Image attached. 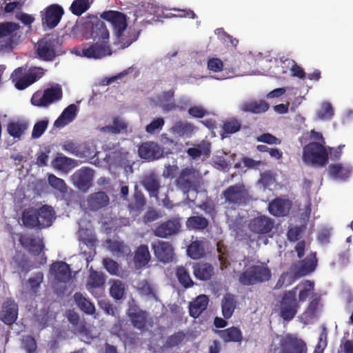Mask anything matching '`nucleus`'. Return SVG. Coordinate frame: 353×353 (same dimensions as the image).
<instances>
[{"label": "nucleus", "instance_id": "20e7f679", "mask_svg": "<svg viewBox=\"0 0 353 353\" xmlns=\"http://www.w3.org/2000/svg\"><path fill=\"white\" fill-rule=\"evenodd\" d=\"M272 276L270 270L263 265H255L245 269L239 277V281L243 285H253L268 281Z\"/></svg>", "mask_w": 353, "mask_h": 353}, {"label": "nucleus", "instance_id": "6ab92c4d", "mask_svg": "<svg viewBox=\"0 0 353 353\" xmlns=\"http://www.w3.org/2000/svg\"><path fill=\"white\" fill-rule=\"evenodd\" d=\"M18 317V305L12 298H8L1 305L0 319L6 325L13 324Z\"/></svg>", "mask_w": 353, "mask_h": 353}, {"label": "nucleus", "instance_id": "bb28decb", "mask_svg": "<svg viewBox=\"0 0 353 353\" xmlns=\"http://www.w3.org/2000/svg\"><path fill=\"white\" fill-rule=\"evenodd\" d=\"M77 111V107L75 104L69 105L55 120L54 125L58 128H63L75 119Z\"/></svg>", "mask_w": 353, "mask_h": 353}, {"label": "nucleus", "instance_id": "412c9836", "mask_svg": "<svg viewBox=\"0 0 353 353\" xmlns=\"http://www.w3.org/2000/svg\"><path fill=\"white\" fill-rule=\"evenodd\" d=\"M181 228V223L179 219H172L161 223L154 230L156 236L166 238L168 236L177 234Z\"/></svg>", "mask_w": 353, "mask_h": 353}, {"label": "nucleus", "instance_id": "a211bd4d", "mask_svg": "<svg viewBox=\"0 0 353 353\" xmlns=\"http://www.w3.org/2000/svg\"><path fill=\"white\" fill-rule=\"evenodd\" d=\"M127 315L134 327L143 330L147 325L148 313L136 304H131L127 311Z\"/></svg>", "mask_w": 353, "mask_h": 353}, {"label": "nucleus", "instance_id": "5fc2aeb1", "mask_svg": "<svg viewBox=\"0 0 353 353\" xmlns=\"http://www.w3.org/2000/svg\"><path fill=\"white\" fill-rule=\"evenodd\" d=\"M241 123L236 119H231L223 123V130L225 134H234L241 129Z\"/></svg>", "mask_w": 353, "mask_h": 353}, {"label": "nucleus", "instance_id": "ddd939ff", "mask_svg": "<svg viewBox=\"0 0 353 353\" xmlns=\"http://www.w3.org/2000/svg\"><path fill=\"white\" fill-rule=\"evenodd\" d=\"M281 353H307L306 343L301 339L290 334L281 340Z\"/></svg>", "mask_w": 353, "mask_h": 353}, {"label": "nucleus", "instance_id": "3c124183", "mask_svg": "<svg viewBox=\"0 0 353 353\" xmlns=\"http://www.w3.org/2000/svg\"><path fill=\"white\" fill-rule=\"evenodd\" d=\"M48 180L50 185L54 189L63 194L68 192V186L63 179L58 178L55 175L51 174H49Z\"/></svg>", "mask_w": 353, "mask_h": 353}, {"label": "nucleus", "instance_id": "7c9ffc66", "mask_svg": "<svg viewBox=\"0 0 353 353\" xmlns=\"http://www.w3.org/2000/svg\"><path fill=\"white\" fill-rule=\"evenodd\" d=\"M316 254L314 252L301 261L299 270L295 272V276L297 277L305 276L312 272L316 269Z\"/></svg>", "mask_w": 353, "mask_h": 353}, {"label": "nucleus", "instance_id": "6e6552de", "mask_svg": "<svg viewBox=\"0 0 353 353\" xmlns=\"http://www.w3.org/2000/svg\"><path fill=\"white\" fill-rule=\"evenodd\" d=\"M63 97L62 88L56 85L42 91L34 92L31 98V103L34 106L47 108L52 103L61 100Z\"/></svg>", "mask_w": 353, "mask_h": 353}, {"label": "nucleus", "instance_id": "69168bd1", "mask_svg": "<svg viewBox=\"0 0 353 353\" xmlns=\"http://www.w3.org/2000/svg\"><path fill=\"white\" fill-rule=\"evenodd\" d=\"M199 208L212 219L216 215L215 205L212 201H204L199 206Z\"/></svg>", "mask_w": 353, "mask_h": 353}, {"label": "nucleus", "instance_id": "680f3d73", "mask_svg": "<svg viewBox=\"0 0 353 353\" xmlns=\"http://www.w3.org/2000/svg\"><path fill=\"white\" fill-rule=\"evenodd\" d=\"M43 274L42 272H37L34 275V276L30 277L28 279V283L31 290L34 292H36L37 291L38 288L40 287V285L43 282Z\"/></svg>", "mask_w": 353, "mask_h": 353}, {"label": "nucleus", "instance_id": "39448f33", "mask_svg": "<svg viewBox=\"0 0 353 353\" xmlns=\"http://www.w3.org/2000/svg\"><path fill=\"white\" fill-rule=\"evenodd\" d=\"M302 159L306 163L323 166L328 161V151L323 144L310 142L303 147Z\"/></svg>", "mask_w": 353, "mask_h": 353}, {"label": "nucleus", "instance_id": "774afa93", "mask_svg": "<svg viewBox=\"0 0 353 353\" xmlns=\"http://www.w3.org/2000/svg\"><path fill=\"white\" fill-rule=\"evenodd\" d=\"M189 114L194 118H203L208 114V111L201 105H194L188 109Z\"/></svg>", "mask_w": 353, "mask_h": 353}, {"label": "nucleus", "instance_id": "e2e57ef3", "mask_svg": "<svg viewBox=\"0 0 353 353\" xmlns=\"http://www.w3.org/2000/svg\"><path fill=\"white\" fill-rule=\"evenodd\" d=\"M275 179L272 174L270 171H265L261 174L260 179L258 181L264 189L270 187L274 182Z\"/></svg>", "mask_w": 353, "mask_h": 353}, {"label": "nucleus", "instance_id": "4c0bfd02", "mask_svg": "<svg viewBox=\"0 0 353 353\" xmlns=\"http://www.w3.org/2000/svg\"><path fill=\"white\" fill-rule=\"evenodd\" d=\"M185 224L189 230L203 231L208 227L209 221L202 215H196L188 218Z\"/></svg>", "mask_w": 353, "mask_h": 353}, {"label": "nucleus", "instance_id": "f257e3e1", "mask_svg": "<svg viewBox=\"0 0 353 353\" xmlns=\"http://www.w3.org/2000/svg\"><path fill=\"white\" fill-rule=\"evenodd\" d=\"M83 34L87 39H92L96 42L90 46L84 45L79 54L81 56L98 59L111 55L109 31L102 20L97 17H90L83 23Z\"/></svg>", "mask_w": 353, "mask_h": 353}, {"label": "nucleus", "instance_id": "a878e982", "mask_svg": "<svg viewBox=\"0 0 353 353\" xmlns=\"http://www.w3.org/2000/svg\"><path fill=\"white\" fill-rule=\"evenodd\" d=\"M19 242L23 247L28 248L29 252L34 256H39L44 249V244L40 239L22 235L19 238Z\"/></svg>", "mask_w": 353, "mask_h": 353}, {"label": "nucleus", "instance_id": "dca6fc26", "mask_svg": "<svg viewBox=\"0 0 353 353\" xmlns=\"http://www.w3.org/2000/svg\"><path fill=\"white\" fill-rule=\"evenodd\" d=\"M94 171L89 168H82L77 170L72 176L74 185L80 190L86 192L92 185Z\"/></svg>", "mask_w": 353, "mask_h": 353}, {"label": "nucleus", "instance_id": "f704fd0d", "mask_svg": "<svg viewBox=\"0 0 353 353\" xmlns=\"http://www.w3.org/2000/svg\"><path fill=\"white\" fill-rule=\"evenodd\" d=\"M151 256L148 247L146 245H141L134 252V262L137 267L145 266L150 261Z\"/></svg>", "mask_w": 353, "mask_h": 353}, {"label": "nucleus", "instance_id": "f03ea898", "mask_svg": "<svg viewBox=\"0 0 353 353\" xmlns=\"http://www.w3.org/2000/svg\"><path fill=\"white\" fill-rule=\"evenodd\" d=\"M45 72L46 70L41 67H31L28 71L19 67L12 72L10 79L17 90H22L39 80Z\"/></svg>", "mask_w": 353, "mask_h": 353}, {"label": "nucleus", "instance_id": "052dcab7", "mask_svg": "<svg viewBox=\"0 0 353 353\" xmlns=\"http://www.w3.org/2000/svg\"><path fill=\"white\" fill-rule=\"evenodd\" d=\"M103 264L105 270L112 275H117L119 270V265L117 262L110 258L103 260Z\"/></svg>", "mask_w": 353, "mask_h": 353}, {"label": "nucleus", "instance_id": "49530a36", "mask_svg": "<svg viewBox=\"0 0 353 353\" xmlns=\"http://www.w3.org/2000/svg\"><path fill=\"white\" fill-rule=\"evenodd\" d=\"M128 128L127 124L119 117L113 119L112 125H109L103 127L102 130L112 134H119L125 131Z\"/></svg>", "mask_w": 353, "mask_h": 353}, {"label": "nucleus", "instance_id": "2f4dec72", "mask_svg": "<svg viewBox=\"0 0 353 353\" xmlns=\"http://www.w3.org/2000/svg\"><path fill=\"white\" fill-rule=\"evenodd\" d=\"M216 333L225 343H240L243 340L242 332L237 327L232 326L225 330H216Z\"/></svg>", "mask_w": 353, "mask_h": 353}, {"label": "nucleus", "instance_id": "2eb2a0df", "mask_svg": "<svg viewBox=\"0 0 353 353\" xmlns=\"http://www.w3.org/2000/svg\"><path fill=\"white\" fill-rule=\"evenodd\" d=\"M138 154L141 159L151 161L163 157V150L157 143L146 141L139 145Z\"/></svg>", "mask_w": 353, "mask_h": 353}, {"label": "nucleus", "instance_id": "0e129e2a", "mask_svg": "<svg viewBox=\"0 0 353 353\" xmlns=\"http://www.w3.org/2000/svg\"><path fill=\"white\" fill-rule=\"evenodd\" d=\"M257 141L268 144L279 145L281 140L270 133H264L256 138Z\"/></svg>", "mask_w": 353, "mask_h": 353}, {"label": "nucleus", "instance_id": "e433bc0d", "mask_svg": "<svg viewBox=\"0 0 353 353\" xmlns=\"http://www.w3.org/2000/svg\"><path fill=\"white\" fill-rule=\"evenodd\" d=\"M28 125L23 121H11L7 125V132L14 139L20 140L25 131L28 129Z\"/></svg>", "mask_w": 353, "mask_h": 353}, {"label": "nucleus", "instance_id": "a18cd8bd", "mask_svg": "<svg viewBox=\"0 0 353 353\" xmlns=\"http://www.w3.org/2000/svg\"><path fill=\"white\" fill-rule=\"evenodd\" d=\"M108 248L110 252L117 256H123L130 252L129 248L123 241L108 240Z\"/></svg>", "mask_w": 353, "mask_h": 353}, {"label": "nucleus", "instance_id": "4468645a", "mask_svg": "<svg viewBox=\"0 0 353 353\" xmlns=\"http://www.w3.org/2000/svg\"><path fill=\"white\" fill-rule=\"evenodd\" d=\"M274 227V221L265 215H260L251 219L248 224L249 230L252 232L260 235L270 233Z\"/></svg>", "mask_w": 353, "mask_h": 353}, {"label": "nucleus", "instance_id": "9d476101", "mask_svg": "<svg viewBox=\"0 0 353 353\" xmlns=\"http://www.w3.org/2000/svg\"><path fill=\"white\" fill-rule=\"evenodd\" d=\"M198 175L197 171L193 167H187L179 173L175 180V185L184 194H188L190 190L196 189Z\"/></svg>", "mask_w": 353, "mask_h": 353}, {"label": "nucleus", "instance_id": "5701e85b", "mask_svg": "<svg viewBox=\"0 0 353 353\" xmlns=\"http://www.w3.org/2000/svg\"><path fill=\"white\" fill-rule=\"evenodd\" d=\"M146 205V199L141 190L136 185L134 194L128 200L127 208L130 213L140 214Z\"/></svg>", "mask_w": 353, "mask_h": 353}, {"label": "nucleus", "instance_id": "7ed1b4c3", "mask_svg": "<svg viewBox=\"0 0 353 353\" xmlns=\"http://www.w3.org/2000/svg\"><path fill=\"white\" fill-rule=\"evenodd\" d=\"M221 196L225 203L234 208L245 205L251 200L249 190L243 183L230 185L222 192Z\"/></svg>", "mask_w": 353, "mask_h": 353}, {"label": "nucleus", "instance_id": "473e14b6", "mask_svg": "<svg viewBox=\"0 0 353 353\" xmlns=\"http://www.w3.org/2000/svg\"><path fill=\"white\" fill-rule=\"evenodd\" d=\"M270 105L264 100H254L245 102L241 105V110L253 114H261L268 110Z\"/></svg>", "mask_w": 353, "mask_h": 353}, {"label": "nucleus", "instance_id": "393cba45", "mask_svg": "<svg viewBox=\"0 0 353 353\" xmlns=\"http://www.w3.org/2000/svg\"><path fill=\"white\" fill-rule=\"evenodd\" d=\"M193 274L200 281H209L214 274V267L208 263H196L192 266Z\"/></svg>", "mask_w": 353, "mask_h": 353}, {"label": "nucleus", "instance_id": "0eeeda50", "mask_svg": "<svg viewBox=\"0 0 353 353\" xmlns=\"http://www.w3.org/2000/svg\"><path fill=\"white\" fill-rule=\"evenodd\" d=\"M297 288L298 286L291 290L285 292L280 302L279 314L285 321H291L297 313L299 307V303L296 298Z\"/></svg>", "mask_w": 353, "mask_h": 353}, {"label": "nucleus", "instance_id": "338daca9", "mask_svg": "<svg viewBox=\"0 0 353 353\" xmlns=\"http://www.w3.org/2000/svg\"><path fill=\"white\" fill-rule=\"evenodd\" d=\"M208 68L214 72H221L223 68V62L219 58L209 59Z\"/></svg>", "mask_w": 353, "mask_h": 353}, {"label": "nucleus", "instance_id": "79ce46f5", "mask_svg": "<svg viewBox=\"0 0 353 353\" xmlns=\"http://www.w3.org/2000/svg\"><path fill=\"white\" fill-rule=\"evenodd\" d=\"M329 174L334 179H345L349 176L350 169L341 163H334L329 165Z\"/></svg>", "mask_w": 353, "mask_h": 353}, {"label": "nucleus", "instance_id": "ea45409f", "mask_svg": "<svg viewBox=\"0 0 353 353\" xmlns=\"http://www.w3.org/2000/svg\"><path fill=\"white\" fill-rule=\"evenodd\" d=\"M74 301L77 307L87 314H93L95 312L94 305L81 293L76 292L74 294Z\"/></svg>", "mask_w": 353, "mask_h": 353}, {"label": "nucleus", "instance_id": "f3484780", "mask_svg": "<svg viewBox=\"0 0 353 353\" xmlns=\"http://www.w3.org/2000/svg\"><path fill=\"white\" fill-rule=\"evenodd\" d=\"M152 250L156 258L164 263L172 261L174 248L169 242L157 240L151 244Z\"/></svg>", "mask_w": 353, "mask_h": 353}, {"label": "nucleus", "instance_id": "58836bf2", "mask_svg": "<svg viewBox=\"0 0 353 353\" xmlns=\"http://www.w3.org/2000/svg\"><path fill=\"white\" fill-rule=\"evenodd\" d=\"M236 301L234 295L232 294H226L221 302L222 314L225 319H230L236 308Z\"/></svg>", "mask_w": 353, "mask_h": 353}, {"label": "nucleus", "instance_id": "c9c22d12", "mask_svg": "<svg viewBox=\"0 0 353 353\" xmlns=\"http://www.w3.org/2000/svg\"><path fill=\"white\" fill-rule=\"evenodd\" d=\"M22 221L26 228L30 229H39V223L37 214V208H29L22 214Z\"/></svg>", "mask_w": 353, "mask_h": 353}, {"label": "nucleus", "instance_id": "603ef678", "mask_svg": "<svg viewBox=\"0 0 353 353\" xmlns=\"http://www.w3.org/2000/svg\"><path fill=\"white\" fill-rule=\"evenodd\" d=\"M124 292V284L121 281H114L110 289L111 296L117 300H120L123 297Z\"/></svg>", "mask_w": 353, "mask_h": 353}, {"label": "nucleus", "instance_id": "4d7b16f0", "mask_svg": "<svg viewBox=\"0 0 353 353\" xmlns=\"http://www.w3.org/2000/svg\"><path fill=\"white\" fill-rule=\"evenodd\" d=\"M327 345V331L324 327L319 334L318 343L314 350V353H323Z\"/></svg>", "mask_w": 353, "mask_h": 353}, {"label": "nucleus", "instance_id": "4be33fe9", "mask_svg": "<svg viewBox=\"0 0 353 353\" xmlns=\"http://www.w3.org/2000/svg\"><path fill=\"white\" fill-rule=\"evenodd\" d=\"M292 202L289 199L276 198L268 205L269 212L277 217L285 216L289 214Z\"/></svg>", "mask_w": 353, "mask_h": 353}, {"label": "nucleus", "instance_id": "de8ad7c7", "mask_svg": "<svg viewBox=\"0 0 353 353\" xmlns=\"http://www.w3.org/2000/svg\"><path fill=\"white\" fill-rule=\"evenodd\" d=\"M187 252L192 259H199L205 255V250L200 241H193L188 246Z\"/></svg>", "mask_w": 353, "mask_h": 353}, {"label": "nucleus", "instance_id": "864d4df0", "mask_svg": "<svg viewBox=\"0 0 353 353\" xmlns=\"http://www.w3.org/2000/svg\"><path fill=\"white\" fill-rule=\"evenodd\" d=\"M165 121L163 118L158 117L145 126V132L150 134L158 133L162 130Z\"/></svg>", "mask_w": 353, "mask_h": 353}, {"label": "nucleus", "instance_id": "a19ab883", "mask_svg": "<svg viewBox=\"0 0 353 353\" xmlns=\"http://www.w3.org/2000/svg\"><path fill=\"white\" fill-rule=\"evenodd\" d=\"M194 130V126L192 123L181 121H176L171 128L172 132L180 137H189L192 134Z\"/></svg>", "mask_w": 353, "mask_h": 353}, {"label": "nucleus", "instance_id": "cd10ccee", "mask_svg": "<svg viewBox=\"0 0 353 353\" xmlns=\"http://www.w3.org/2000/svg\"><path fill=\"white\" fill-rule=\"evenodd\" d=\"M141 183L148 192L150 196L158 197L161 185L159 179L155 174L151 173L145 175Z\"/></svg>", "mask_w": 353, "mask_h": 353}, {"label": "nucleus", "instance_id": "6e6d98bb", "mask_svg": "<svg viewBox=\"0 0 353 353\" xmlns=\"http://www.w3.org/2000/svg\"><path fill=\"white\" fill-rule=\"evenodd\" d=\"M314 290V282L311 281H305L303 283V288L299 293V301L304 302L310 296Z\"/></svg>", "mask_w": 353, "mask_h": 353}, {"label": "nucleus", "instance_id": "72a5a7b5", "mask_svg": "<svg viewBox=\"0 0 353 353\" xmlns=\"http://www.w3.org/2000/svg\"><path fill=\"white\" fill-rule=\"evenodd\" d=\"M52 165L57 170L68 172L77 166V162L75 160L64 156L62 153H57L52 161Z\"/></svg>", "mask_w": 353, "mask_h": 353}, {"label": "nucleus", "instance_id": "9b49d317", "mask_svg": "<svg viewBox=\"0 0 353 353\" xmlns=\"http://www.w3.org/2000/svg\"><path fill=\"white\" fill-rule=\"evenodd\" d=\"M64 14L63 8L59 4H52L41 12L42 25L49 29L54 28Z\"/></svg>", "mask_w": 353, "mask_h": 353}, {"label": "nucleus", "instance_id": "bf43d9fd", "mask_svg": "<svg viewBox=\"0 0 353 353\" xmlns=\"http://www.w3.org/2000/svg\"><path fill=\"white\" fill-rule=\"evenodd\" d=\"M321 296L317 294H316L315 296L310 301L306 309V313L310 316L312 317L315 316L319 308Z\"/></svg>", "mask_w": 353, "mask_h": 353}, {"label": "nucleus", "instance_id": "c03bdc74", "mask_svg": "<svg viewBox=\"0 0 353 353\" xmlns=\"http://www.w3.org/2000/svg\"><path fill=\"white\" fill-rule=\"evenodd\" d=\"M105 283L103 274L95 270L90 272L86 288L88 290L102 287Z\"/></svg>", "mask_w": 353, "mask_h": 353}, {"label": "nucleus", "instance_id": "1a4fd4ad", "mask_svg": "<svg viewBox=\"0 0 353 353\" xmlns=\"http://www.w3.org/2000/svg\"><path fill=\"white\" fill-rule=\"evenodd\" d=\"M19 25L13 22H3L0 23V52L3 50H11L13 45L17 43V31Z\"/></svg>", "mask_w": 353, "mask_h": 353}, {"label": "nucleus", "instance_id": "b1692460", "mask_svg": "<svg viewBox=\"0 0 353 353\" xmlns=\"http://www.w3.org/2000/svg\"><path fill=\"white\" fill-rule=\"evenodd\" d=\"M109 197L105 192L99 191L90 194L87 204L90 210L96 211L105 207L109 203Z\"/></svg>", "mask_w": 353, "mask_h": 353}, {"label": "nucleus", "instance_id": "c756f323", "mask_svg": "<svg viewBox=\"0 0 353 353\" xmlns=\"http://www.w3.org/2000/svg\"><path fill=\"white\" fill-rule=\"evenodd\" d=\"M39 229L50 227L54 219V211L50 206L43 205L37 209Z\"/></svg>", "mask_w": 353, "mask_h": 353}, {"label": "nucleus", "instance_id": "09e8293b", "mask_svg": "<svg viewBox=\"0 0 353 353\" xmlns=\"http://www.w3.org/2000/svg\"><path fill=\"white\" fill-rule=\"evenodd\" d=\"M334 115V110L330 103L323 102L316 112V119L324 121L331 119Z\"/></svg>", "mask_w": 353, "mask_h": 353}, {"label": "nucleus", "instance_id": "aec40b11", "mask_svg": "<svg viewBox=\"0 0 353 353\" xmlns=\"http://www.w3.org/2000/svg\"><path fill=\"white\" fill-rule=\"evenodd\" d=\"M50 273L59 283H68L71 279L70 265L63 261H56L50 266Z\"/></svg>", "mask_w": 353, "mask_h": 353}, {"label": "nucleus", "instance_id": "8fccbe9b", "mask_svg": "<svg viewBox=\"0 0 353 353\" xmlns=\"http://www.w3.org/2000/svg\"><path fill=\"white\" fill-rule=\"evenodd\" d=\"M90 0H74L70 7V10L72 14L76 16H80L90 8ZM92 2V0H91Z\"/></svg>", "mask_w": 353, "mask_h": 353}, {"label": "nucleus", "instance_id": "f8f14e48", "mask_svg": "<svg viewBox=\"0 0 353 353\" xmlns=\"http://www.w3.org/2000/svg\"><path fill=\"white\" fill-rule=\"evenodd\" d=\"M101 17L112 25L118 38L123 36L128 27L127 18L125 14L116 10H108L103 12Z\"/></svg>", "mask_w": 353, "mask_h": 353}, {"label": "nucleus", "instance_id": "37998d69", "mask_svg": "<svg viewBox=\"0 0 353 353\" xmlns=\"http://www.w3.org/2000/svg\"><path fill=\"white\" fill-rule=\"evenodd\" d=\"M176 276L180 284L185 288H190L194 285L188 270L182 265L176 268Z\"/></svg>", "mask_w": 353, "mask_h": 353}, {"label": "nucleus", "instance_id": "c85d7f7f", "mask_svg": "<svg viewBox=\"0 0 353 353\" xmlns=\"http://www.w3.org/2000/svg\"><path fill=\"white\" fill-rule=\"evenodd\" d=\"M208 302L209 299L208 296L205 294L198 296L193 301L190 303V316L194 319L198 318L206 310Z\"/></svg>", "mask_w": 353, "mask_h": 353}, {"label": "nucleus", "instance_id": "13d9d810", "mask_svg": "<svg viewBox=\"0 0 353 353\" xmlns=\"http://www.w3.org/2000/svg\"><path fill=\"white\" fill-rule=\"evenodd\" d=\"M48 125V120H41L37 122L32 132V137L34 139L39 138L46 131Z\"/></svg>", "mask_w": 353, "mask_h": 353}, {"label": "nucleus", "instance_id": "423d86ee", "mask_svg": "<svg viewBox=\"0 0 353 353\" xmlns=\"http://www.w3.org/2000/svg\"><path fill=\"white\" fill-rule=\"evenodd\" d=\"M58 47V38L54 34H46L37 42V56L42 61H52L57 55Z\"/></svg>", "mask_w": 353, "mask_h": 353}]
</instances>
